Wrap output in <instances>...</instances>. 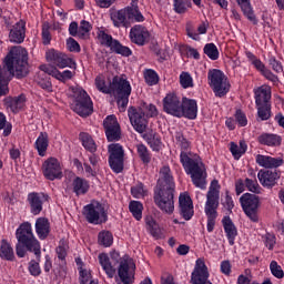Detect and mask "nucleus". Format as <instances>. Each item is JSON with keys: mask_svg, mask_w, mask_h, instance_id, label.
Segmentation results:
<instances>
[{"mask_svg": "<svg viewBox=\"0 0 284 284\" xmlns=\"http://www.w3.org/2000/svg\"><path fill=\"white\" fill-rule=\"evenodd\" d=\"M175 141L181 150L180 163L185 173L191 175L192 183L195 187L205 190L207 187V169H205V164L201 161V158H192V151H190L192 150V142L186 139L183 131L175 132Z\"/></svg>", "mask_w": 284, "mask_h": 284, "instance_id": "1", "label": "nucleus"}, {"mask_svg": "<svg viewBox=\"0 0 284 284\" xmlns=\"http://www.w3.org/2000/svg\"><path fill=\"white\" fill-rule=\"evenodd\" d=\"M16 253L19 258H26V252L34 254L36 260H31L28 264V272L34 278L41 274V242L34 236L32 224L24 222L16 230Z\"/></svg>", "mask_w": 284, "mask_h": 284, "instance_id": "2", "label": "nucleus"}, {"mask_svg": "<svg viewBox=\"0 0 284 284\" xmlns=\"http://www.w3.org/2000/svg\"><path fill=\"white\" fill-rule=\"evenodd\" d=\"M176 183L170 165L160 169L156 185L153 189V202L164 214H174V192Z\"/></svg>", "mask_w": 284, "mask_h": 284, "instance_id": "3", "label": "nucleus"}, {"mask_svg": "<svg viewBox=\"0 0 284 284\" xmlns=\"http://www.w3.org/2000/svg\"><path fill=\"white\" fill-rule=\"evenodd\" d=\"M128 116L133 130L139 134H142V139L146 141L153 152H159L163 143L161 141V135L156 131L148 129V120L145 119V112H143V109L130 106L128 109Z\"/></svg>", "mask_w": 284, "mask_h": 284, "instance_id": "4", "label": "nucleus"}, {"mask_svg": "<svg viewBox=\"0 0 284 284\" xmlns=\"http://www.w3.org/2000/svg\"><path fill=\"white\" fill-rule=\"evenodd\" d=\"M4 68L17 79L28 77L30 69L28 68V51L19 49L11 50L4 58Z\"/></svg>", "mask_w": 284, "mask_h": 284, "instance_id": "5", "label": "nucleus"}, {"mask_svg": "<svg viewBox=\"0 0 284 284\" xmlns=\"http://www.w3.org/2000/svg\"><path fill=\"white\" fill-rule=\"evenodd\" d=\"M110 19L114 28H130L132 22L143 23L145 21V17H143L136 4L111 11Z\"/></svg>", "mask_w": 284, "mask_h": 284, "instance_id": "6", "label": "nucleus"}, {"mask_svg": "<svg viewBox=\"0 0 284 284\" xmlns=\"http://www.w3.org/2000/svg\"><path fill=\"white\" fill-rule=\"evenodd\" d=\"M253 92L257 110L256 121H270L272 119V88L262 85L254 89Z\"/></svg>", "mask_w": 284, "mask_h": 284, "instance_id": "7", "label": "nucleus"}, {"mask_svg": "<svg viewBox=\"0 0 284 284\" xmlns=\"http://www.w3.org/2000/svg\"><path fill=\"white\" fill-rule=\"evenodd\" d=\"M110 94L114 97L119 110L125 112L128 103H130V94H132L130 81L123 77L115 75L110 82Z\"/></svg>", "mask_w": 284, "mask_h": 284, "instance_id": "8", "label": "nucleus"}, {"mask_svg": "<svg viewBox=\"0 0 284 284\" xmlns=\"http://www.w3.org/2000/svg\"><path fill=\"white\" fill-rule=\"evenodd\" d=\"M71 109L75 114L82 116V119H88V116L92 115L94 112V103L87 90L81 87L73 88V101L71 103Z\"/></svg>", "mask_w": 284, "mask_h": 284, "instance_id": "9", "label": "nucleus"}, {"mask_svg": "<svg viewBox=\"0 0 284 284\" xmlns=\"http://www.w3.org/2000/svg\"><path fill=\"white\" fill-rule=\"evenodd\" d=\"M207 81L211 90L217 99H223V97H227L232 84H230V80L227 75L219 69H212L207 72Z\"/></svg>", "mask_w": 284, "mask_h": 284, "instance_id": "10", "label": "nucleus"}, {"mask_svg": "<svg viewBox=\"0 0 284 284\" xmlns=\"http://www.w3.org/2000/svg\"><path fill=\"white\" fill-rule=\"evenodd\" d=\"M82 214L91 225H103V223H108V210L99 201H93L84 205Z\"/></svg>", "mask_w": 284, "mask_h": 284, "instance_id": "11", "label": "nucleus"}, {"mask_svg": "<svg viewBox=\"0 0 284 284\" xmlns=\"http://www.w3.org/2000/svg\"><path fill=\"white\" fill-rule=\"evenodd\" d=\"M240 205L252 223H258V207H261V199L256 194L244 193L240 197Z\"/></svg>", "mask_w": 284, "mask_h": 284, "instance_id": "12", "label": "nucleus"}, {"mask_svg": "<svg viewBox=\"0 0 284 284\" xmlns=\"http://www.w3.org/2000/svg\"><path fill=\"white\" fill-rule=\"evenodd\" d=\"M109 166L114 174H121L125 168V150L120 143H113L108 146Z\"/></svg>", "mask_w": 284, "mask_h": 284, "instance_id": "13", "label": "nucleus"}, {"mask_svg": "<svg viewBox=\"0 0 284 284\" xmlns=\"http://www.w3.org/2000/svg\"><path fill=\"white\" fill-rule=\"evenodd\" d=\"M245 54H246V59H248L250 63L255 68L256 71L260 72V74L262 77H264V79H266V81H271V83H273V85H276L280 82L278 75L274 74V72H272V70L266 68L265 63H263V61H261V59H258V57H256L251 51H246Z\"/></svg>", "mask_w": 284, "mask_h": 284, "instance_id": "14", "label": "nucleus"}, {"mask_svg": "<svg viewBox=\"0 0 284 284\" xmlns=\"http://www.w3.org/2000/svg\"><path fill=\"white\" fill-rule=\"evenodd\" d=\"M45 59L48 63H51V65H55V68H60L61 70H63V68H72V65H77L74 60L57 49H49L45 52Z\"/></svg>", "mask_w": 284, "mask_h": 284, "instance_id": "15", "label": "nucleus"}, {"mask_svg": "<svg viewBox=\"0 0 284 284\" xmlns=\"http://www.w3.org/2000/svg\"><path fill=\"white\" fill-rule=\"evenodd\" d=\"M220 189L219 181L213 180L206 194L205 214H219L216 210H219Z\"/></svg>", "mask_w": 284, "mask_h": 284, "instance_id": "16", "label": "nucleus"}, {"mask_svg": "<svg viewBox=\"0 0 284 284\" xmlns=\"http://www.w3.org/2000/svg\"><path fill=\"white\" fill-rule=\"evenodd\" d=\"M103 129L105 132L106 141L110 143L114 141H121V125L119 124V120H116V115H108L103 120Z\"/></svg>", "mask_w": 284, "mask_h": 284, "instance_id": "17", "label": "nucleus"}, {"mask_svg": "<svg viewBox=\"0 0 284 284\" xmlns=\"http://www.w3.org/2000/svg\"><path fill=\"white\" fill-rule=\"evenodd\" d=\"M199 116V102L194 99L186 97L182 98L180 104V113L178 119H189V121H194Z\"/></svg>", "mask_w": 284, "mask_h": 284, "instance_id": "18", "label": "nucleus"}, {"mask_svg": "<svg viewBox=\"0 0 284 284\" xmlns=\"http://www.w3.org/2000/svg\"><path fill=\"white\" fill-rule=\"evenodd\" d=\"M136 265L132 263V260H122L118 267V284H134V270Z\"/></svg>", "mask_w": 284, "mask_h": 284, "instance_id": "19", "label": "nucleus"}, {"mask_svg": "<svg viewBox=\"0 0 284 284\" xmlns=\"http://www.w3.org/2000/svg\"><path fill=\"white\" fill-rule=\"evenodd\" d=\"M42 173L48 181H57V179H62L63 176L61 163L57 158H49L43 162Z\"/></svg>", "mask_w": 284, "mask_h": 284, "instance_id": "20", "label": "nucleus"}, {"mask_svg": "<svg viewBox=\"0 0 284 284\" xmlns=\"http://www.w3.org/2000/svg\"><path fill=\"white\" fill-rule=\"evenodd\" d=\"M181 102V97H179L176 93H166L162 100L163 112H165V114H170L171 116H175V119H179Z\"/></svg>", "mask_w": 284, "mask_h": 284, "instance_id": "21", "label": "nucleus"}, {"mask_svg": "<svg viewBox=\"0 0 284 284\" xmlns=\"http://www.w3.org/2000/svg\"><path fill=\"white\" fill-rule=\"evenodd\" d=\"M50 199L49 194L43 192H30L27 195V203H29L30 212L33 216H39L43 212V203Z\"/></svg>", "mask_w": 284, "mask_h": 284, "instance_id": "22", "label": "nucleus"}, {"mask_svg": "<svg viewBox=\"0 0 284 284\" xmlns=\"http://www.w3.org/2000/svg\"><path fill=\"white\" fill-rule=\"evenodd\" d=\"M129 39L131 43L143 47L150 43V31L143 24H135L130 29Z\"/></svg>", "mask_w": 284, "mask_h": 284, "instance_id": "23", "label": "nucleus"}, {"mask_svg": "<svg viewBox=\"0 0 284 284\" xmlns=\"http://www.w3.org/2000/svg\"><path fill=\"white\" fill-rule=\"evenodd\" d=\"M179 207H180V216L184 219V221H192V216H194V203L192 202V197L187 193H181L179 197Z\"/></svg>", "mask_w": 284, "mask_h": 284, "instance_id": "24", "label": "nucleus"}, {"mask_svg": "<svg viewBox=\"0 0 284 284\" xmlns=\"http://www.w3.org/2000/svg\"><path fill=\"white\" fill-rule=\"evenodd\" d=\"M257 179L263 185V187H274L276 185V181L281 179V171L277 170H260L257 173Z\"/></svg>", "mask_w": 284, "mask_h": 284, "instance_id": "25", "label": "nucleus"}, {"mask_svg": "<svg viewBox=\"0 0 284 284\" xmlns=\"http://www.w3.org/2000/svg\"><path fill=\"white\" fill-rule=\"evenodd\" d=\"M10 43L21 44L26 41V20L20 19L9 31Z\"/></svg>", "mask_w": 284, "mask_h": 284, "instance_id": "26", "label": "nucleus"}, {"mask_svg": "<svg viewBox=\"0 0 284 284\" xmlns=\"http://www.w3.org/2000/svg\"><path fill=\"white\" fill-rule=\"evenodd\" d=\"M255 163L260 168H265V170H276L284 164L283 158H272L270 155L257 154L255 158Z\"/></svg>", "mask_w": 284, "mask_h": 284, "instance_id": "27", "label": "nucleus"}, {"mask_svg": "<svg viewBox=\"0 0 284 284\" xmlns=\"http://www.w3.org/2000/svg\"><path fill=\"white\" fill-rule=\"evenodd\" d=\"M257 143L267 148H280L283 143V138L276 133H262L257 136Z\"/></svg>", "mask_w": 284, "mask_h": 284, "instance_id": "28", "label": "nucleus"}, {"mask_svg": "<svg viewBox=\"0 0 284 284\" xmlns=\"http://www.w3.org/2000/svg\"><path fill=\"white\" fill-rule=\"evenodd\" d=\"M36 234L40 241H45L50 236L51 227L48 217H38L36 220Z\"/></svg>", "mask_w": 284, "mask_h": 284, "instance_id": "29", "label": "nucleus"}, {"mask_svg": "<svg viewBox=\"0 0 284 284\" xmlns=\"http://www.w3.org/2000/svg\"><path fill=\"white\" fill-rule=\"evenodd\" d=\"M222 225L224 227L229 245H234L236 236H239V230L236 229V225H234V222H232L230 216H224L222 219Z\"/></svg>", "mask_w": 284, "mask_h": 284, "instance_id": "30", "label": "nucleus"}, {"mask_svg": "<svg viewBox=\"0 0 284 284\" xmlns=\"http://www.w3.org/2000/svg\"><path fill=\"white\" fill-rule=\"evenodd\" d=\"M42 70L41 73H38L36 77V83L41 88V90H45V92H52V81L50 79V73L48 71V67L42 65L40 67Z\"/></svg>", "mask_w": 284, "mask_h": 284, "instance_id": "31", "label": "nucleus"}, {"mask_svg": "<svg viewBox=\"0 0 284 284\" xmlns=\"http://www.w3.org/2000/svg\"><path fill=\"white\" fill-rule=\"evenodd\" d=\"M239 8L243 12L244 17L248 21H252L253 26H258V19H256V14H254V7H252V0H235Z\"/></svg>", "mask_w": 284, "mask_h": 284, "instance_id": "32", "label": "nucleus"}, {"mask_svg": "<svg viewBox=\"0 0 284 284\" xmlns=\"http://www.w3.org/2000/svg\"><path fill=\"white\" fill-rule=\"evenodd\" d=\"M72 192L75 196H84L87 192H90V181L75 176L71 183Z\"/></svg>", "mask_w": 284, "mask_h": 284, "instance_id": "33", "label": "nucleus"}, {"mask_svg": "<svg viewBox=\"0 0 284 284\" xmlns=\"http://www.w3.org/2000/svg\"><path fill=\"white\" fill-rule=\"evenodd\" d=\"M48 148H50V138L48 135V132H40L39 136L34 142V149L37 150L39 156H45Z\"/></svg>", "mask_w": 284, "mask_h": 284, "instance_id": "34", "label": "nucleus"}, {"mask_svg": "<svg viewBox=\"0 0 284 284\" xmlns=\"http://www.w3.org/2000/svg\"><path fill=\"white\" fill-rule=\"evenodd\" d=\"M79 141L82 148H84L87 152H90V154H94V152L99 150V146H97V142L94 141V138H92L88 132H80Z\"/></svg>", "mask_w": 284, "mask_h": 284, "instance_id": "35", "label": "nucleus"}, {"mask_svg": "<svg viewBox=\"0 0 284 284\" xmlns=\"http://www.w3.org/2000/svg\"><path fill=\"white\" fill-rule=\"evenodd\" d=\"M0 258L2 261H14V248L7 239L0 240Z\"/></svg>", "mask_w": 284, "mask_h": 284, "instance_id": "36", "label": "nucleus"}, {"mask_svg": "<svg viewBox=\"0 0 284 284\" xmlns=\"http://www.w3.org/2000/svg\"><path fill=\"white\" fill-rule=\"evenodd\" d=\"M99 263L102 270L105 272L109 278H114V274H116V270L112 266V262H110V256L105 253L99 254Z\"/></svg>", "mask_w": 284, "mask_h": 284, "instance_id": "37", "label": "nucleus"}, {"mask_svg": "<svg viewBox=\"0 0 284 284\" xmlns=\"http://www.w3.org/2000/svg\"><path fill=\"white\" fill-rule=\"evenodd\" d=\"M145 225L149 234L153 236V239H161V227L159 226V223H156V220L152 217L151 215L145 217Z\"/></svg>", "mask_w": 284, "mask_h": 284, "instance_id": "38", "label": "nucleus"}, {"mask_svg": "<svg viewBox=\"0 0 284 284\" xmlns=\"http://www.w3.org/2000/svg\"><path fill=\"white\" fill-rule=\"evenodd\" d=\"M192 8V0H173V11L175 14H185Z\"/></svg>", "mask_w": 284, "mask_h": 284, "instance_id": "39", "label": "nucleus"}, {"mask_svg": "<svg viewBox=\"0 0 284 284\" xmlns=\"http://www.w3.org/2000/svg\"><path fill=\"white\" fill-rule=\"evenodd\" d=\"M136 152L140 161H142L144 165H150V163L152 162V153L150 152L148 146H145V144H138Z\"/></svg>", "mask_w": 284, "mask_h": 284, "instance_id": "40", "label": "nucleus"}, {"mask_svg": "<svg viewBox=\"0 0 284 284\" xmlns=\"http://www.w3.org/2000/svg\"><path fill=\"white\" fill-rule=\"evenodd\" d=\"M98 243L102 247H112V244L114 243V235H112V232L110 231H101L98 234Z\"/></svg>", "mask_w": 284, "mask_h": 284, "instance_id": "41", "label": "nucleus"}, {"mask_svg": "<svg viewBox=\"0 0 284 284\" xmlns=\"http://www.w3.org/2000/svg\"><path fill=\"white\" fill-rule=\"evenodd\" d=\"M129 211L135 221H141L143 219V203L140 201H131L129 203Z\"/></svg>", "mask_w": 284, "mask_h": 284, "instance_id": "42", "label": "nucleus"}, {"mask_svg": "<svg viewBox=\"0 0 284 284\" xmlns=\"http://www.w3.org/2000/svg\"><path fill=\"white\" fill-rule=\"evenodd\" d=\"M111 52L115 54H121V57H132V49L130 47L122 45L119 40L113 42V47H111Z\"/></svg>", "mask_w": 284, "mask_h": 284, "instance_id": "43", "label": "nucleus"}, {"mask_svg": "<svg viewBox=\"0 0 284 284\" xmlns=\"http://www.w3.org/2000/svg\"><path fill=\"white\" fill-rule=\"evenodd\" d=\"M131 196L133 199H143L148 196V189L143 182H138L135 185L131 186Z\"/></svg>", "mask_w": 284, "mask_h": 284, "instance_id": "44", "label": "nucleus"}, {"mask_svg": "<svg viewBox=\"0 0 284 284\" xmlns=\"http://www.w3.org/2000/svg\"><path fill=\"white\" fill-rule=\"evenodd\" d=\"M204 54L211 59V61H217L220 53H219V48L214 42L206 43L203 48Z\"/></svg>", "mask_w": 284, "mask_h": 284, "instance_id": "45", "label": "nucleus"}, {"mask_svg": "<svg viewBox=\"0 0 284 284\" xmlns=\"http://www.w3.org/2000/svg\"><path fill=\"white\" fill-rule=\"evenodd\" d=\"M3 130L2 136H10L12 134V123L8 122V118L3 112H0V131Z\"/></svg>", "mask_w": 284, "mask_h": 284, "instance_id": "46", "label": "nucleus"}, {"mask_svg": "<svg viewBox=\"0 0 284 284\" xmlns=\"http://www.w3.org/2000/svg\"><path fill=\"white\" fill-rule=\"evenodd\" d=\"M98 39L100 40L101 45H105V48H110V50L116 41V39L112 38L111 34L105 33V31H99Z\"/></svg>", "mask_w": 284, "mask_h": 284, "instance_id": "47", "label": "nucleus"}, {"mask_svg": "<svg viewBox=\"0 0 284 284\" xmlns=\"http://www.w3.org/2000/svg\"><path fill=\"white\" fill-rule=\"evenodd\" d=\"M144 81L149 85H156V83H159V73L153 69H146L144 71Z\"/></svg>", "mask_w": 284, "mask_h": 284, "instance_id": "48", "label": "nucleus"}, {"mask_svg": "<svg viewBox=\"0 0 284 284\" xmlns=\"http://www.w3.org/2000/svg\"><path fill=\"white\" fill-rule=\"evenodd\" d=\"M244 184L248 192H252L253 194H261V185H258V181H256V179L252 180L246 178L244 180Z\"/></svg>", "mask_w": 284, "mask_h": 284, "instance_id": "49", "label": "nucleus"}, {"mask_svg": "<svg viewBox=\"0 0 284 284\" xmlns=\"http://www.w3.org/2000/svg\"><path fill=\"white\" fill-rule=\"evenodd\" d=\"M180 85H182L184 90H187V88H194V80L192 79V75L183 71L180 74Z\"/></svg>", "mask_w": 284, "mask_h": 284, "instance_id": "50", "label": "nucleus"}, {"mask_svg": "<svg viewBox=\"0 0 284 284\" xmlns=\"http://www.w3.org/2000/svg\"><path fill=\"white\" fill-rule=\"evenodd\" d=\"M24 103H26V95H23V94L12 98L8 102L9 108H11V110H21V108H23Z\"/></svg>", "mask_w": 284, "mask_h": 284, "instance_id": "51", "label": "nucleus"}, {"mask_svg": "<svg viewBox=\"0 0 284 284\" xmlns=\"http://www.w3.org/2000/svg\"><path fill=\"white\" fill-rule=\"evenodd\" d=\"M235 122L237 123L239 128L247 126V115L243 110L237 109L234 114Z\"/></svg>", "mask_w": 284, "mask_h": 284, "instance_id": "52", "label": "nucleus"}, {"mask_svg": "<svg viewBox=\"0 0 284 284\" xmlns=\"http://www.w3.org/2000/svg\"><path fill=\"white\" fill-rule=\"evenodd\" d=\"M270 271L271 274L275 277V278H283L284 277V271L283 267H281V265H278V262L276 261H272L270 264Z\"/></svg>", "mask_w": 284, "mask_h": 284, "instance_id": "53", "label": "nucleus"}, {"mask_svg": "<svg viewBox=\"0 0 284 284\" xmlns=\"http://www.w3.org/2000/svg\"><path fill=\"white\" fill-rule=\"evenodd\" d=\"M268 65L274 72H276V74H281V72H283V63H281V61H278L274 55L268 57Z\"/></svg>", "mask_w": 284, "mask_h": 284, "instance_id": "54", "label": "nucleus"}, {"mask_svg": "<svg viewBox=\"0 0 284 284\" xmlns=\"http://www.w3.org/2000/svg\"><path fill=\"white\" fill-rule=\"evenodd\" d=\"M41 37H42L43 45H50V43L52 41V34L50 33V24L44 23L42 26Z\"/></svg>", "mask_w": 284, "mask_h": 284, "instance_id": "55", "label": "nucleus"}, {"mask_svg": "<svg viewBox=\"0 0 284 284\" xmlns=\"http://www.w3.org/2000/svg\"><path fill=\"white\" fill-rule=\"evenodd\" d=\"M222 205L230 213L234 210V200L232 199V195H230V191H225V197L222 200Z\"/></svg>", "mask_w": 284, "mask_h": 284, "instance_id": "56", "label": "nucleus"}, {"mask_svg": "<svg viewBox=\"0 0 284 284\" xmlns=\"http://www.w3.org/2000/svg\"><path fill=\"white\" fill-rule=\"evenodd\" d=\"M95 87L99 92H102L103 94H111L110 84L109 87L105 85V80L101 78H95Z\"/></svg>", "mask_w": 284, "mask_h": 284, "instance_id": "57", "label": "nucleus"}, {"mask_svg": "<svg viewBox=\"0 0 284 284\" xmlns=\"http://www.w3.org/2000/svg\"><path fill=\"white\" fill-rule=\"evenodd\" d=\"M9 92L10 89L8 88V82L6 81V77L0 67V97H6Z\"/></svg>", "mask_w": 284, "mask_h": 284, "instance_id": "58", "label": "nucleus"}, {"mask_svg": "<svg viewBox=\"0 0 284 284\" xmlns=\"http://www.w3.org/2000/svg\"><path fill=\"white\" fill-rule=\"evenodd\" d=\"M92 31V24L87 20H81L79 27V37H85L89 32Z\"/></svg>", "mask_w": 284, "mask_h": 284, "instance_id": "59", "label": "nucleus"}, {"mask_svg": "<svg viewBox=\"0 0 284 284\" xmlns=\"http://www.w3.org/2000/svg\"><path fill=\"white\" fill-rule=\"evenodd\" d=\"M264 244L267 250H274V245H276V235L266 233L264 235Z\"/></svg>", "mask_w": 284, "mask_h": 284, "instance_id": "60", "label": "nucleus"}, {"mask_svg": "<svg viewBox=\"0 0 284 284\" xmlns=\"http://www.w3.org/2000/svg\"><path fill=\"white\" fill-rule=\"evenodd\" d=\"M207 221H206V230L209 233L214 232V227L216 225V217L219 216V213L215 214H206Z\"/></svg>", "mask_w": 284, "mask_h": 284, "instance_id": "61", "label": "nucleus"}, {"mask_svg": "<svg viewBox=\"0 0 284 284\" xmlns=\"http://www.w3.org/2000/svg\"><path fill=\"white\" fill-rule=\"evenodd\" d=\"M67 48L69 52H81V45L74 38H69L67 40Z\"/></svg>", "mask_w": 284, "mask_h": 284, "instance_id": "62", "label": "nucleus"}, {"mask_svg": "<svg viewBox=\"0 0 284 284\" xmlns=\"http://www.w3.org/2000/svg\"><path fill=\"white\" fill-rule=\"evenodd\" d=\"M152 52H154L155 57H158V61L159 63H163V61H165V52H163V49H161V47H159V44H153L151 47Z\"/></svg>", "mask_w": 284, "mask_h": 284, "instance_id": "63", "label": "nucleus"}, {"mask_svg": "<svg viewBox=\"0 0 284 284\" xmlns=\"http://www.w3.org/2000/svg\"><path fill=\"white\" fill-rule=\"evenodd\" d=\"M80 284H88L90 282V273L83 267H79Z\"/></svg>", "mask_w": 284, "mask_h": 284, "instance_id": "64", "label": "nucleus"}]
</instances>
